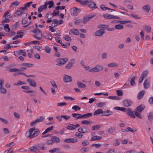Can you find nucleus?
I'll use <instances>...</instances> for the list:
<instances>
[{"instance_id":"10","label":"nucleus","mask_w":153,"mask_h":153,"mask_svg":"<svg viewBox=\"0 0 153 153\" xmlns=\"http://www.w3.org/2000/svg\"><path fill=\"white\" fill-rule=\"evenodd\" d=\"M77 139L76 137L65 139L64 141L65 143H75L77 141Z\"/></svg>"},{"instance_id":"50","label":"nucleus","mask_w":153,"mask_h":153,"mask_svg":"<svg viewBox=\"0 0 153 153\" xmlns=\"http://www.w3.org/2000/svg\"><path fill=\"white\" fill-rule=\"evenodd\" d=\"M118 66V64L115 63H111L108 64V66L109 67H115Z\"/></svg>"},{"instance_id":"59","label":"nucleus","mask_w":153,"mask_h":153,"mask_svg":"<svg viewBox=\"0 0 153 153\" xmlns=\"http://www.w3.org/2000/svg\"><path fill=\"white\" fill-rule=\"evenodd\" d=\"M45 50L47 53H49L51 52V48L47 46L45 47Z\"/></svg>"},{"instance_id":"63","label":"nucleus","mask_w":153,"mask_h":153,"mask_svg":"<svg viewBox=\"0 0 153 153\" xmlns=\"http://www.w3.org/2000/svg\"><path fill=\"white\" fill-rule=\"evenodd\" d=\"M72 109H74L75 111H77L79 110H80V108L79 106L75 105L72 108Z\"/></svg>"},{"instance_id":"28","label":"nucleus","mask_w":153,"mask_h":153,"mask_svg":"<svg viewBox=\"0 0 153 153\" xmlns=\"http://www.w3.org/2000/svg\"><path fill=\"white\" fill-rule=\"evenodd\" d=\"M150 9V7L149 5H147L144 6L142 8V9L144 11H145L146 12H149Z\"/></svg>"},{"instance_id":"38","label":"nucleus","mask_w":153,"mask_h":153,"mask_svg":"<svg viewBox=\"0 0 153 153\" xmlns=\"http://www.w3.org/2000/svg\"><path fill=\"white\" fill-rule=\"evenodd\" d=\"M7 92L6 89L3 87H0V93L3 94H5Z\"/></svg>"},{"instance_id":"29","label":"nucleus","mask_w":153,"mask_h":153,"mask_svg":"<svg viewBox=\"0 0 153 153\" xmlns=\"http://www.w3.org/2000/svg\"><path fill=\"white\" fill-rule=\"evenodd\" d=\"M77 84L78 85V86L79 88H85L86 87L85 84L82 83L79 81L77 82Z\"/></svg>"},{"instance_id":"48","label":"nucleus","mask_w":153,"mask_h":153,"mask_svg":"<svg viewBox=\"0 0 153 153\" xmlns=\"http://www.w3.org/2000/svg\"><path fill=\"white\" fill-rule=\"evenodd\" d=\"M123 26L122 25L120 24L116 25L115 26V28L118 30L121 29H123Z\"/></svg>"},{"instance_id":"54","label":"nucleus","mask_w":153,"mask_h":153,"mask_svg":"<svg viewBox=\"0 0 153 153\" xmlns=\"http://www.w3.org/2000/svg\"><path fill=\"white\" fill-rule=\"evenodd\" d=\"M63 38L65 40L67 41H70L71 40V38L67 35L64 36H63Z\"/></svg>"},{"instance_id":"26","label":"nucleus","mask_w":153,"mask_h":153,"mask_svg":"<svg viewBox=\"0 0 153 153\" xmlns=\"http://www.w3.org/2000/svg\"><path fill=\"white\" fill-rule=\"evenodd\" d=\"M58 24V20L57 19H55L53 20L51 25L53 27H56Z\"/></svg>"},{"instance_id":"39","label":"nucleus","mask_w":153,"mask_h":153,"mask_svg":"<svg viewBox=\"0 0 153 153\" xmlns=\"http://www.w3.org/2000/svg\"><path fill=\"white\" fill-rule=\"evenodd\" d=\"M101 137H102L101 136H95L91 137V141H94L95 140H98L101 139Z\"/></svg>"},{"instance_id":"9","label":"nucleus","mask_w":153,"mask_h":153,"mask_svg":"<svg viewBox=\"0 0 153 153\" xmlns=\"http://www.w3.org/2000/svg\"><path fill=\"white\" fill-rule=\"evenodd\" d=\"M80 12V10L75 7H73L71 10V15L74 16H76Z\"/></svg>"},{"instance_id":"25","label":"nucleus","mask_w":153,"mask_h":153,"mask_svg":"<svg viewBox=\"0 0 153 153\" xmlns=\"http://www.w3.org/2000/svg\"><path fill=\"white\" fill-rule=\"evenodd\" d=\"M103 111L101 109H99L96 110L94 113V115H97L101 114H103Z\"/></svg>"},{"instance_id":"16","label":"nucleus","mask_w":153,"mask_h":153,"mask_svg":"<svg viewBox=\"0 0 153 153\" xmlns=\"http://www.w3.org/2000/svg\"><path fill=\"white\" fill-rule=\"evenodd\" d=\"M88 5V7L92 9L97 8V7L96 6V4L93 1H89Z\"/></svg>"},{"instance_id":"23","label":"nucleus","mask_w":153,"mask_h":153,"mask_svg":"<svg viewBox=\"0 0 153 153\" xmlns=\"http://www.w3.org/2000/svg\"><path fill=\"white\" fill-rule=\"evenodd\" d=\"M51 140H52L53 143H58L60 142V139L57 137L53 136L51 138Z\"/></svg>"},{"instance_id":"19","label":"nucleus","mask_w":153,"mask_h":153,"mask_svg":"<svg viewBox=\"0 0 153 153\" xmlns=\"http://www.w3.org/2000/svg\"><path fill=\"white\" fill-rule=\"evenodd\" d=\"M45 4H46V7H47L48 5H49L48 6V8L49 9L53 7V5H54V2L52 0L46 2L45 3Z\"/></svg>"},{"instance_id":"47","label":"nucleus","mask_w":153,"mask_h":153,"mask_svg":"<svg viewBox=\"0 0 153 153\" xmlns=\"http://www.w3.org/2000/svg\"><path fill=\"white\" fill-rule=\"evenodd\" d=\"M81 124H85V125H89L90 124L92 123L88 120H84L82 121L81 122Z\"/></svg>"},{"instance_id":"17","label":"nucleus","mask_w":153,"mask_h":153,"mask_svg":"<svg viewBox=\"0 0 153 153\" xmlns=\"http://www.w3.org/2000/svg\"><path fill=\"white\" fill-rule=\"evenodd\" d=\"M150 80L148 79H146L143 83L144 87L145 89H147L149 87Z\"/></svg>"},{"instance_id":"46","label":"nucleus","mask_w":153,"mask_h":153,"mask_svg":"<svg viewBox=\"0 0 153 153\" xmlns=\"http://www.w3.org/2000/svg\"><path fill=\"white\" fill-rule=\"evenodd\" d=\"M136 79V77L134 76L131 79L130 83L131 85L132 86H134L135 84V82H134V80Z\"/></svg>"},{"instance_id":"24","label":"nucleus","mask_w":153,"mask_h":153,"mask_svg":"<svg viewBox=\"0 0 153 153\" xmlns=\"http://www.w3.org/2000/svg\"><path fill=\"white\" fill-rule=\"evenodd\" d=\"M145 93V91L143 90H142L137 95V99L138 100H140V99H141Z\"/></svg>"},{"instance_id":"30","label":"nucleus","mask_w":153,"mask_h":153,"mask_svg":"<svg viewBox=\"0 0 153 153\" xmlns=\"http://www.w3.org/2000/svg\"><path fill=\"white\" fill-rule=\"evenodd\" d=\"M112 112L108 110L103 111V115L104 116H109L112 114Z\"/></svg>"},{"instance_id":"14","label":"nucleus","mask_w":153,"mask_h":153,"mask_svg":"<svg viewBox=\"0 0 153 153\" xmlns=\"http://www.w3.org/2000/svg\"><path fill=\"white\" fill-rule=\"evenodd\" d=\"M95 16L94 15H92L91 16H88L85 17L83 20V22L85 24L90 19Z\"/></svg>"},{"instance_id":"33","label":"nucleus","mask_w":153,"mask_h":153,"mask_svg":"<svg viewBox=\"0 0 153 153\" xmlns=\"http://www.w3.org/2000/svg\"><path fill=\"white\" fill-rule=\"evenodd\" d=\"M89 150V149L88 148L83 147L80 149L79 152L82 153H85L88 152Z\"/></svg>"},{"instance_id":"36","label":"nucleus","mask_w":153,"mask_h":153,"mask_svg":"<svg viewBox=\"0 0 153 153\" xmlns=\"http://www.w3.org/2000/svg\"><path fill=\"white\" fill-rule=\"evenodd\" d=\"M148 118L150 121H152L153 119V112H150L147 114Z\"/></svg>"},{"instance_id":"32","label":"nucleus","mask_w":153,"mask_h":153,"mask_svg":"<svg viewBox=\"0 0 153 153\" xmlns=\"http://www.w3.org/2000/svg\"><path fill=\"white\" fill-rule=\"evenodd\" d=\"M29 150L31 152H36L37 151L38 149L36 146H34L30 147L29 149Z\"/></svg>"},{"instance_id":"13","label":"nucleus","mask_w":153,"mask_h":153,"mask_svg":"<svg viewBox=\"0 0 153 153\" xmlns=\"http://www.w3.org/2000/svg\"><path fill=\"white\" fill-rule=\"evenodd\" d=\"M71 61L73 62H71L68 63L65 66V68L68 70L71 68L73 65L74 63L75 62V59H72Z\"/></svg>"},{"instance_id":"41","label":"nucleus","mask_w":153,"mask_h":153,"mask_svg":"<svg viewBox=\"0 0 153 153\" xmlns=\"http://www.w3.org/2000/svg\"><path fill=\"white\" fill-rule=\"evenodd\" d=\"M22 70L21 69H19L17 68H13L10 69L9 70V71L10 72H15L16 71H22Z\"/></svg>"},{"instance_id":"60","label":"nucleus","mask_w":153,"mask_h":153,"mask_svg":"<svg viewBox=\"0 0 153 153\" xmlns=\"http://www.w3.org/2000/svg\"><path fill=\"white\" fill-rule=\"evenodd\" d=\"M105 102H100L97 104V106L99 107H102L105 105Z\"/></svg>"},{"instance_id":"20","label":"nucleus","mask_w":153,"mask_h":153,"mask_svg":"<svg viewBox=\"0 0 153 153\" xmlns=\"http://www.w3.org/2000/svg\"><path fill=\"white\" fill-rule=\"evenodd\" d=\"M47 8V7L46 6V4H45L42 5H41L38 8V12L39 13H40L43 10H46Z\"/></svg>"},{"instance_id":"64","label":"nucleus","mask_w":153,"mask_h":153,"mask_svg":"<svg viewBox=\"0 0 153 153\" xmlns=\"http://www.w3.org/2000/svg\"><path fill=\"white\" fill-rule=\"evenodd\" d=\"M131 22V20H125L123 21H120L119 22V23L121 24H125L126 23H130Z\"/></svg>"},{"instance_id":"27","label":"nucleus","mask_w":153,"mask_h":153,"mask_svg":"<svg viewBox=\"0 0 153 153\" xmlns=\"http://www.w3.org/2000/svg\"><path fill=\"white\" fill-rule=\"evenodd\" d=\"M92 115L91 113H88L86 114L82 115L81 114V118H88Z\"/></svg>"},{"instance_id":"51","label":"nucleus","mask_w":153,"mask_h":153,"mask_svg":"<svg viewBox=\"0 0 153 153\" xmlns=\"http://www.w3.org/2000/svg\"><path fill=\"white\" fill-rule=\"evenodd\" d=\"M21 65L22 66H24L27 67H30L33 66V64H30V63H24L21 64Z\"/></svg>"},{"instance_id":"61","label":"nucleus","mask_w":153,"mask_h":153,"mask_svg":"<svg viewBox=\"0 0 153 153\" xmlns=\"http://www.w3.org/2000/svg\"><path fill=\"white\" fill-rule=\"evenodd\" d=\"M61 117H62V118L66 120H68L70 117V116L67 115H61Z\"/></svg>"},{"instance_id":"43","label":"nucleus","mask_w":153,"mask_h":153,"mask_svg":"<svg viewBox=\"0 0 153 153\" xmlns=\"http://www.w3.org/2000/svg\"><path fill=\"white\" fill-rule=\"evenodd\" d=\"M109 99L113 100H119L120 99V97L117 96H110L108 97Z\"/></svg>"},{"instance_id":"37","label":"nucleus","mask_w":153,"mask_h":153,"mask_svg":"<svg viewBox=\"0 0 153 153\" xmlns=\"http://www.w3.org/2000/svg\"><path fill=\"white\" fill-rule=\"evenodd\" d=\"M18 54L19 55L22 54V55L24 57L26 56V52L24 50H19L18 52Z\"/></svg>"},{"instance_id":"49","label":"nucleus","mask_w":153,"mask_h":153,"mask_svg":"<svg viewBox=\"0 0 153 153\" xmlns=\"http://www.w3.org/2000/svg\"><path fill=\"white\" fill-rule=\"evenodd\" d=\"M17 34L16 36H17L19 38H21L23 36V33L21 31H18L17 32Z\"/></svg>"},{"instance_id":"34","label":"nucleus","mask_w":153,"mask_h":153,"mask_svg":"<svg viewBox=\"0 0 153 153\" xmlns=\"http://www.w3.org/2000/svg\"><path fill=\"white\" fill-rule=\"evenodd\" d=\"M72 115L73 117H75V119H78L79 118H81V114L78 113H73Z\"/></svg>"},{"instance_id":"1","label":"nucleus","mask_w":153,"mask_h":153,"mask_svg":"<svg viewBox=\"0 0 153 153\" xmlns=\"http://www.w3.org/2000/svg\"><path fill=\"white\" fill-rule=\"evenodd\" d=\"M114 109L124 112H126V114L128 115L133 118H135L136 116L140 119H141L142 118V117L140 115V114L142 111L144 110V108L142 107V105H140L137 107L135 108V111H132L130 108H126L123 107H115Z\"/></svg>"},{"instance_id":"57","label":"nucleus","mask_w":153,"mask_h":153,"mask_svg":"<svg viewBox=\"0 0 153 153\" xmlns=\"http://www.w3.org/2000/svg\"><path fill=\"white\" fill-rule=\"evenodd\" d=\"M127 131H131L133 133H134L136 131V130L135 129H132L130 127H127Z\"/></svg>"},{"instance_id":"45","label":"nucleus","mask_w":153,"mask_h":153,"mask_svg":"<svg viewBox=\"0 0 153 153\" xmlns=\"http://www.w3.org/2000/svg\"><path fill=\"white\" fill-rule=\"evenodd\" d=\"M53 16L52 14L49 13H48L46 14V15L45 16V18H47L48 19H51L53 18Z\"/></svg>"},{"instance_id":"42","label":"nucleus","mask_w":153,"mask_h":153,"mask_svg":"<svg viewBox=\"0 0 153 153\" xmlns=\"http://www.w3.org/2000/svg\"><path fill=\"white\" fill-rule=\"evenodd\" d=\"M115 128L114 127H111L109 128L108 130V132L109 134H112L114 133L115 131Z\"/></svg>"},{"instance_id":"12","label":"nucleus","mask_w":153,"mask_h":153,"mask_svg":"<svg viewBox=\"0 0 153 153\" xmlns=\"http://www.w3.org/2000/svg\"><path fill=\"white\" fill-rule=\"evenodd\" d=\"M64 81L65 82H68L72 81V78L71 76L66 75H65L63 77Z\"/></svg>"},{"instance_id":"62","label":"nucleus","mask_w":153,"mask_h":153,"mask_svg":"<svg viewBox=\"0 0 153 153\" xmlns=\"http://www.w3.org/2000/svg\"><path fill=\"white\" fill-rule=\"evenodd\" d=\"M4 29L5 31L9 32L10 31V28L9 27V25L8 24H6L4 26Z\"/></svg>"},{"instance_id":"58","label":"nucleus","mask_w":153,"mask_h":153,"mask_svg":"<svg viewBox=\"0 0 153 153\" xmlns=\"http://www.w3.org/2000/svg\"><path fill=\"white\" fill-rule=\"evenodd\" d=\"M100 128V126L99 125H97L95 126H93L92 127V129L93 130H98Z\"/></svg>"},{"instance_id":"8","label":"nucleus","mask_w":153,"mask_h":153,"mask_svg":"<svg viewBox=\"0 0 153 153\" xmlns=\"http://www.w3.org/2000/svg\"><path fill=\"white\" fill-rule=\"evenodd\" d=\"M103 16L105 18L109 19H119L120 18L118 16H114V15L107 13L104 14L103 15Z\"/></svg>"},{"instance_id":"7","label":"nucleus","mask_w":153,"mask_h":153,"mask_svg":"<svg viewBox=\"0 0 153 153\" xmlns=\"http://www.w3.org/2000/svg\"><path fill=\"white\" fill-rule=\"evenodd\" d=\"M27 9L25 7H22L18 8L16 11L15 14V16H18L25 10Z\"/></svg>"},{"instance_id":"53","label":"nucleus","mask_w":153,"mask_h":153,"mask_svg":"<svg viewBox=\"0 0 153 153\" xmlns=\"http://www.w3.org/2000/svg\"><path fill=\"white\" fill-rule=\"evenodd\" d=\"M59 149H60L59 148H55L53 149L49 150V152L51 153H54L56 152V151H59Z\"/></svg>"},{"instance_id":"3","label":"nucleus","mask_w":153,"mask_h":153,"mask_svg":"<svg viewBox=\"0 0 153 153\" xmlns=\"http://www.w3.org/2000/svg\"><path fill=\"white\" fill-rule=\"evenodd\" d=\"M32 32L35 34L33 36L34 37L37 39L40 40L41 39L42 36L41 30L39 29H37L36 28L33 30Z\"/></svg>"},{"instance_id":"15","label":"nucleus","mask_w":153,"mask_h":153,"mask_svg":"<svg viewBox=\"0 0 153 153\" xmlns=\"http://www.w3.org/2000/svg\"><path fill=\"white\" fill-rule=\"evenodd\" d=\"M27 81L29 83L30 86L33 87H36V82L34 80L28 79Z\"/></svg>"},{"instance_id":"11","label":"nucleus","mask_w":153,"mask_h":153,"mask_svg":"<svg viewBox=\"0 0 153 153\" xmlns=\"http://www.w3.org/2000/svg\"><path fill=\"white\" fill-rule=\"evenodd\" d=\"M123 105L125 107H128L132 104V102L128 99L125 100L123 102Z\"/></svg>"},{"instance_id":"35","label":"nucleus","mask_w":153,"mask_h":153,"mask_svg":"<svg viewBox=\"0 0 153 153\" xmlns=\"http://www.w3.org/2000/svg\"><path fill=\"white\" fill-rule=\"evenodd\" d=\"M53 126H52L50 127H49L47 128L45 131L42 133V135H44L50 131H51L53 129Z\"/></svg>"},{"instance_id":"22","label":"nucleus","mask_w":153,"mask_h":153,"mask_svg":"<svg viewBox=\"0 0 153 153\" xmlns=\"http://www.w3.org/2000/svg\"><path fill=\"white\" fill-rule=\"evenodd\" d=\"M144 30L147 33H150L151 31V27L150 26L145 25L144 27Z\"/></svg>"},{"instance_id":"6","label":"nucleus","mask_w":153,"mask_h":153,"mask_svg":"<svg viewBox=\"0 0 153 153\" xmlns=\"http://www.w3.org/2000/svg\"><path fill=\"white\" fill-rule=\"evenodd\" d=\"M105 33L104 30L103 29H100L94 33V35L96 36L102 37Z\"/></svg>"},{"instance_id":"4","label":"nucleus","mask_w":153,"mask_h":153,"mask_svg":"<svg viewBox=\"0 0 153 153\" xmlns=\"http://www.w3.org/2000/svg\"><path fill=\"white\" fill-rule=\"evenodd\" d=\"M103 67L101 65H97L94 68L89 70V72L91 73L98 72L103 70Z\"/></svg>"},{"instance_id":"2","label":"nucleus","mask_w":153,"mask_h":153,"mask_svg":"<svg viewBox=\"0 0 153 153\" xmlns=\"http://www.w3.org/2000/svg\"><path fill=\"white\" fill-rule=\"evenodd\" d=\"M39 133V129H35V127H34L30 128L29 131L26 132V136L27 137L31 139L37 136Z\"/></svg>"},{"instance_id":"31","label":"nucleus","mask_w":153,"mask_h":153,"mask_svg":"<svg viewBox=\"0 0 153 153\" xmlns=\"http://www.w3.org/2000/svg\"><path fill=\"white\" fill-rule=\"evenodd\" d=\"M102 145V144L100 143H93L91 145V146L92 148H95L96 149L100 148Z\"/></svg>"},{"instance_id":"21","label":"nucleus","mask_w":153,"mask_h":153,"mask_svg":"<svg viewBox=\"0 0 153 153\" xmlns=\"http://www.w3.org/2000/svg\"><path fill=\"white\" fill-rule=\"evenodd\" d=\"M38 149H42L43 150H45L46 149V148L44 147V144H39L37 146Z\"/></svg>"},{"instance_id":"52","label":"nucleus","mask_w":153,"mask_h":153,"mask_svg":"<svg viewBox=\"0 0 153 153\" xmlns=\"http://www.w3.org/2000/svg\"><path fill=\"white\" fill-rule=\"evenodd\" d=\"M67 128L69 129L72 130L75 129V127L74 125L71 124L67 126Z\"/></svg>"},{"instance_id":"44","label":"nucleus","mask_w":153,"mask_h":153,"mask_svg":"<svg viewBox=\"0 0 153 153\" xmlns=\"http://www.w3.org/2000/svg\"><path fill=\"white\" fill-rule=\"evenodd\" d=\"M149 72L147 70L144 71L141 74V76L145 78L146 77L148 74Z\"/></svg>"},{"instance_id":"5","label":"nucleus","mask_w":153,"mask_h":153,"mask_svg":"<svg viewBox=\"0 0 153 153\" xmlns=\"http://www.w3.org/2000/svg\"><path fill=\"white\" fill-rule=\"evenodd\" d=\"M68 60L67 58H58L56 59V62L57 63L56 64L57 65L60 66L65 64Z\"/></svg>"},{"instance_id":"56","label":"nucleus","mask_w":153,"mask_h":153,"mask_svg":"<svg viewBox=\"0 0 153 153\" xmlns=\"http://www.w3.org/2000/svg\"><path fill=\"white\" fill-rule=\"evenodd\" d=\"M82 144L83 146H85L89 145L90 143L87 140H85L82 141Z\"/></svg>"},{"instance_id":"55","label":"nucleus","mask_w":153,"mask_h":153,"mask_svg":"<svg viewBox=\"0 0 153 153\" xmlns=\"http://www.w3.org/2000/svg\"><path fill=\"white\" fill-rule=\"evenodd\" d=\"M72 32L76 35H78L79 34V32L78 30L75 29L72 30Z\"/></svg>"},{"instance_id":"18","label":"nucleus","mask_w":153,"mask_h":153,"mask_svg":"<svg viewBox=\"0 0 153 153\" xmlns=\"http://www.w3.org/2000/svg\"><path fill=\"white\" fill-rule=\"evenodd\" d=\"M78 131L80 133H85L87 131V128L84 126L80 127L78 129Z\"/></svg>"},{"instance_id":"40","label":"nucleus","mask_w":153,"mask_h":153,"mask_svg":"<svg viewBox=\"0 0 153 153\" xmlns=\"http://www.w3.org/2000/svg\"><path fill=\"white\" fill-rule=\"evenodd\" d=\"M45 118L43 116H40L37 118L36 120V121L38 123L43 122Z\"/></svg>"}]
</instances>
